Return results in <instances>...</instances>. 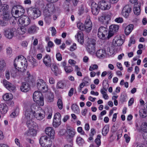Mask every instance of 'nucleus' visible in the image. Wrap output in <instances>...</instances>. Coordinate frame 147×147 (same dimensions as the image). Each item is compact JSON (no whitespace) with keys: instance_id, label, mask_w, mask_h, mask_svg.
<instances>
[{"instance_id":"obj_1","label":"nucleus","mask_w":147,"mask_h":147,"mask_svg":"<svg viewBox=\"0 0 147 147\" xmlns=\"http://www.w3.org/2000/svg\"><path fill=\"white\" fill-rule=\"evenodd\" d=\"M27 65V61L23 56H18L14 60V67L21 72H24L26 69Z\"/></svg>"},{"instance_id":"obj_2","label":"nucleus","mask_w":147,"mask_h":147,"mask_svg":"<svg viewBox=\"0 0 147 147\" xmlns=\"http://www.w3.org/2000/svg\"><path fill=\"white\" fill-rule=\"evenodd\" d=\"M25 10L20 5L13 7L12 9L11 13L13 18H18L22 16L24 13Z\"/></svg>"},{"instance_id":"obj_3","label":"nucleus","mask_w":147,"mask_h":147,"mask_svg":"<svg viewBox=\"0 0 147 147\" xmlns=\"http://www.w3.org/2000/svg\"><path fill=\"white\" fill-rule=\"evenodd\" d=\"M33 99L39 105L42 106L44 102L42 94L38 91H36L33 94Z\"/></svg>"},{"instance_id":"obj_4","label":"nucleus","mask_w":147,"mask_h":147,"mask_svg":"<svg viewBox=\"0 0 147 147\" xmlns=\"http://www.w3.org/2000/svg\"><path fill=\"white\" fill-rule=\"evenodd\" d=\"M40 143L42 146L44 147H50L52 144L50 138L46 136H43L40 137Z\"/></svg>"},{"instance_id":"obj_5","label":"nucleus","mask_w":147,"mask_h":147,"mask_svg":"<svg viewBox=\"0 0 147 147\" xmlns=\"http://www.w3.org/2000/svg\"><path fill=\"white\" fill-rule=\"evenodd\" d=\"M37 82V87L39 90L43 92H45L48 91V86L44 80L39 79L38 80Z\"/></svg>"},{"instance_id":"obj_6","label":"nucleus","mask_w":147,"mask_h":147,"mask_svg":"<svg viewBox=\"0 0 147 147\" xmlns=\"http://www.w3.org/2000/svg\"><path fill=\"white\" fill-rule=\"evenodd\" d=\"M109 33L107 28L104 27H100L98 29L97 35L99 38L102 39H105Z\"/></svg>"},{"instance_id":"obj_7","label":"nucleus","mask_w":147,"mask_h":147,"mask_svg":"<svg viewBox=\"0 0 147 147\" xmlns=\"http://www.w3.org/2000/svg\"><path fill=\"white\" fill-rule=\"evenodd\" d=\"M16 29L15 28H8L4 30V34L7 38L10 39L15 36Z\"/></svg>"},{"instance_id":"obj_8","label":"nucleus","mask_w":147,"mask_h":147,"mask_svg":"<svg viewBox=\"0 0 147 147\" xmlns=\"http://www.w3.org/2000/svg\"><path fill=\"white\" fill-rule=\"evenodd\" d=\"M31 22V20L29 18L26 16H22L20 17L18 21V23L24 26H27Z\"/></svg>"},{"instance_id":"obj_9","label":"nucleus","mask_w":147,"mask_h":147,"mask_svg":"<svg viewBox=\"0 0 147 147\" xmlns=\"http://www.w3.org/2000/svg\"><path fill=\"white\" fill-rule=\"evenodd\" d=\"M124 40L123 36L117 35L113 39V44L115 46H121L123 43Z\"/></svg>"},{"instance_id":"obj_10","label":"nucleus","mask_w":147,"mask_h":147,"mask_svg":"<svg viewBox=\"0 0 147 147\" xmlns=\"http://www.w3.org/2000/svg\"><path fill=\"white\" fill-rule=\"evenodd\" d=\"M99 7L102 10L109 9L111 7V4L109 0H101L98 3Z\"/></svg>"},{"instance_id":"obj_11","label":"nucleus","mask_w":147,"mask_h":147,"mask_svg":"<svg viewBox=\"0 0 147 147\" xmlns=\"http://www.w3.org/2000/svg\"><path fill=\"white\" fill-rule=\"evenodd\" d=\"M61 115L59 113H57L55 114L53 123L54 127H57L60 125L61 122Z\"/></svg>"},{"instance_id":"obj_12","label":"nucleus","mask_w":147,"mask_h":147,"mask_svg":"<svg viewBox=\"0 0 147 147\" xmlns=\"http://www.w3.org/2000/svg\"><path fill=\"white\" fill-rule=\"evenodd\" d=\"M84 26L85 30L86 32H89L90 31L92 27V23L89 16H88L86 17Z\"/></svg>"},{"instance_id":"obj_13","label":"nucleus","mask_w":147,"mask_h":147,"mask_svg":"<svg viewBox=\"0 0 147 147\" xmlns=\"http://www.w3.org/2000/svg\"><path fill=\"white\" fill-rule=\"evenodd\" d=\"M28 11L31 13L34 18H37L40 16V11L38 8L34 7H32L28 8Z\"/></svg>"},{"instance_id":"obj_14","label":"nucleus","mask_w":147,"mask_h":147,"mask_svg":"<svg viewBox=\"0 0 147 147\" xmlns=\"http://www.w3.org/2000/svg\"><path fill=\"white\" fill-rule=\"evenodd\" d=\"M94 40H93L89 42L87 46V50L90 54H93L95 51V42Z\"/></svg>"},{"instance_id":"obj_15","label":"nucleus","mask_w":147,"mask_h":147,"mask_svg":"<svg viewBox=\"0 0 147 147\" xmlns=\"http://www.w3.org/2000/svg\"><path fill=\"white\" fill-rule=\"evenodd\" d=\"M110 14L104 13L98 18L99 21L102 23L106 24L111 19Z\"/></svg>"},{"instance_id":"obj_16","label":"nucleus","mask_w":147,"mask_h":147,"mask_svg":"<svg viewBox=\"0 0 147 147\" xmlns=\"http://www.w3.org/2000/svg\"><path fill=\"white\" fill-rule=\"evenodd\" d=\"M131 8L130 6L127 5L123 8L121 13L122 15L125 18H127L129 16V14L131 13Z\"/></svg>"},{"instance_id":"obj_17","label":"nucleus","mask_w":147,"mask_h":147,"mask_svg":"<svg viewBox=\"0 0 147 147\" xmlns=\"http://www.w3.org/2000/svg\"><path fill=\"white\" fill-rule=\"evenodd\" d=\"M3 83L5 86L10 92L14 91L15 90V86L6 80H3Z\"/></svg>"},{"instance_id":"obj_18","label":"nucleus","mask_w":147,"mask_h":147,"mask_svg":"<svg viewBox=\"0 0 147 147\" xmlns=\"http://www.w3.org/2000/svg\"><path fill=\"white\" fill-rule=\"evenodd\" d=\"M99 7L95 2L92 3L91 5L92 12L93 14L95 15H97L99 12Z\"/></svg>"},{"instance_id":"obj_19","label":"nucleus","mask_w":147,"mask_h":147,"mask_svg":"<svg viewBox=\"0 0 147 147\" xmlns=\"http://www.w3.org/2000/svg\"><path fill=\"white\" fill-rule=\"evenodd\" d=\"M45 131L46 134L50 137L51 138H53L55 134V131L53 127H47L46 128Z\"/></svg>"},{"instance_id":"obj_20","label":"nucleus","mask_w":147,"mask_h":147,"mask_svg":"<svg viewBox=\"0 0 147 147\" xmlns=\"http://www.w3.org/2000/svg\"><path fill=\"white\" fill-rule=\"evenodd\" d=\"M76 38H77L78 42L81 44L82 45L84 43V34L81 31L78 32L77 35L75 36Z\"/></svg>"},{"instance_id":"obj_21","label":"nucleus","mask_w":147,"mask_h":147,"mask_svg":"<svg viewBox=\"0 0 147 147\" xmlns=\"http://www.w3.org/2000/svg\"><path fill=\"white\" fill-rule=\"evenodd\" d=\"M140 3H135L133 11L134 13L136 15H138L140 13Z\"/></svg>"},{"instance_id":"obj_22","label":"nucleus","mask_w":147,"mask_h":147,"mask_svg":"<svg viewBox=\"0 0 147 147\" xmlns=\"http://www.w3.org/2000/svg\"><path fill=\"white\" fill-rule=\"evenodd\" d=\"M21 90L24 92H27L30 89V87L29 84L25 82H22L21 87Z\"/></svg>"},{"instance_id":"obj_23","label":"nucleus","mask_w":147,"mask_h":147,"mask_svg":"<svg viewBox=\"0 0 147 147\" xmlns=\"http://www.w3.org/2000/svg\"><path fill=\"white\" fill-rule=\"evenodd\" d=\"M38 30V28L34 25L31 26L28 28V32L29 34H33L36 33Z\"/></svg>"},{"instance_id":"obj_24","label":"nucleus","mask_w":147,"mask_h":147,"mask_svg":"<svg viewBox=\"0 0 147 147\" xmlns=\"http://www.w3.org/2000/svg\"><path fill=\"white\" fill-rule=\"evenodd\" d=\"M66 132L68 135L69 137H70L69 139H71V138H73L75 134L74 130L69 126L67 127ZM69 140H70V139Z\"/></svg>"},{"instance_id":"obj_25","label":"nucleus","mask_w":147,"mask_h":147,"mask_svg":"<svg viewBox=\"0 0 147 147\" xmlns=\"http://www.w3.org/2000/svg\"><path fill=\"white\" fill-rule=\"evenodd\" d=\"M8 110V107L5 103H2L0 105V111L3 114L6 113Z\"/></svg>"},{"instance_id":"obj_26","label":"nucleus","mask_w":147,"mask_h":147,"mask_svg":"<svg viewBox=\"0 0 147 147\" xmlns=\"http://www.w3.org/2000/svg\"><path fill=\"white\" fill-rule=\"evenodd\" d=\"M43 61L47 66H50L51 64V59L50 56H45L43 59Z\"/></svg>"},{"instance_id":"obj_27","label":"nucleus","mask_w":147,"mask_h":147,"mask_svg":"<svg viewBox=\"0 0 147 147\" xmlns=\"http://www.w3.org/2000/svg\"><path fill=\"white\" fill-rule=\"evenodd\" d=\"M26 124L29 128L36 127V123L33 121L31 119L27 120L26 122Z\"/></svg>"},{"instance_id":"obj_28","label":"nucleus","mask_w":147,"mask_h":147,"mask_svg":"<svg viewBox=\"0 0 147 147\" xmlns=\"http://www.w3.org/2000/svg\"><path fill=\"white\" fill-rule=\"evenodd\" d=\"M134 25L133 24H129L127 26L125 30V33L126 35H128L131 32L133 29Z\"/></svg>"},{"instance_id":"obj_29","label":"nucleus","mask_w":147,"mask_h":147,"mask_svg":"<svg viewBox=\"0 0 147 147\" xmlns=\"http://www.w3.org/2000/svg\"><path fill=\"white\" fill-rule=\"evenodd\" d=\"M119 26L117 25H112L109 27L110 31L113 33L117 32L119 30Z\"/></svg>"},{"instance_id":"obj_30","label":"nucleus","mask_w":147,"mask_h":147,"mask_svg":"<svg viewBox=\"0 0 147 147\" xmlns=\"http://www.w3.org/2000/svg\"><path fill=\"white\" fill-rule=\"evenodd\" d=\"M34 116L38 120H42L45 117V115L41 113H36V111H34L33 113Z\"/></svg>"},{"instance_id":"obj_31","label":"nucleus","mask_w":147,"mask_h":147,"mask_svg":"<svg viewBox=\"0 0 147 147\" xmlns=\"http://www.w3.org/2000/svg\"><path fill=\"white\" fill-rule=\"evenodd\" d=\"M26 28L23 26L19 27L17 30L18 34L20 35L24 34L26 33Z\"/></svg>"},{"instance_id":"obj_32","label":"nucleus","mask_w":147,"mask_h":147,"mask_svg":"<svg viewBox=\"0 0 147 147\" xmlns=\"http://www.w3.org/2000/svg\"><path fill=\"white\" fill-rule=\"evenodd\" d=\"M9 8V6L7 4H4L0 6V12L4 14L6 12Z\"/></svg>"},{"instance_id":"obj_33","label":"nucleus","mask_w":147,"mask_h":147,"mask_svg":"<svg viewBox=\"0 0 147 147\" xmlns=\"http://www.w3.org/2000/svg\"><path fill=\"white\" fill-rule=\"evenodd\" d=\"M13 96L11 93H7L3 96V100L5 101H8L12 99Z\"/></svg>"},{"instance_id":"obj_34","label":"nucleus","mask_w":147,"mask_h":147,"mask_svg":"<svg viewBox=\"0 0 147 147\" xmlns=\"http://www.w3.org/2000/svg\"><path fill=\"white\" fill-rule=\"evenodd\" d=\"M28 59L29 61L31 63L33 67L36 66L38 65L36 60L32 56H29Z\"/></svg>"},{"instance_id":"obj_35","label":"nucleus","mask_w":147,"mask_h":147,"mask_svg":"<svg viewBox=\"0 0 147 147\" xmlns=\"http://www.w3.org/2000/svg\"><path fill=\"white\" fill-rule=\"evenodd\" d=\"M71 108L75 113L79 114L80 113L79 107L76 104H73L71 106Z\"/></svg>"},{"instance_id":"obj_36","label":"nucleus","mask_w":147,"mask_h":147,"mask_svg":"<svg viewBox=\"0 0 147 147\" xmlns=\"http://www.w3.org/2000/svg\"><path fill=\"white\" fill-rule=\"evenodd\" d=\"M6 65L4 60L3 59H0V72H2L5 69Z\"/></svg>"},{"instance_id":"obj_37","label":"nucleus","mask_w":147,"mask_h":147,"mask_svg":"<svg viewBox=\"0 0 147 147\" xmlns=\"http://www.w3.org/2000/svg\"><path fill=\"white\" fill-rule=\"evenodd\" d=\"M51 68L52 71L54 72L55 75L57 76L59 74L58 69L55 64H52Z\"/></svg>"},{"instance_id":"obj_38","label":"nucleus","mask_w":147,"mask_h":147,"mask_svg":"<svg viewBox=\"0 0 147 147\" xmlns=\"http://www.w3.org/2000/svg\"><path fill=\"white\" fill-rule=\"evenodd\" d=\"M96 55H105L107 54L105 51V49H100L98 50L96 53Z\"/></svg>"},{"instance_id":"obj_39","label":"nucleus","mask_w":147,"mask_h":147,"mask_svg":"<svg viewBox=\"0 0 147 147\" xmlns=\"http://www.w3.org/2000/svg\"><path fill=\"white\" fill-rule=\"evenodd\" d=\"M5 13L4 14L3 18V21L6 22L7 25L8 23V21L10 18V16L8 13Z\"/></svg>"},{"instance_id":"obj_40","label":"nucleus","mask_w":147,"mask_h":147,"mask_svg":"<svg viewBox=\"0 0 147 147\" xmlns=\"http://www.w3.org/2000/svg\"><path fill=\"white\" fill-rule=\"evenodd\" d=\"M19 71H18V69H16L15 67L14 68H13L11 70V73L12 76L13 78L16 77L17 75V73Z\"/></svg>"},{"instance_id":"obj_41","label":"nucleus","mask_w":147,"mask_h":147,"mask_svg":"<svg viewBox=\"0 0 147 147\" xmlns=\"http://www.w3.org/2000/svg\"><path fill=\"white\" fill-rule=\"evenodd\" d=\"M146 110L144 109H141L140 110V115L142 118H145L147 116V112Z\"/></svg>"},{"instance_id":"obj_42","label":"nucleus","mask_w":147,"mask_h":147,"mask_svg":"<svg viewBox=\"0 0 147 147\" xmlns=\"http://www.w3.org/2000/svg\"><path fill=\"white\" fill-rule=\"evenodd\" d=\"M109 130V128L107 126H105L102 130V135L105 136L108 133V132Z\"/></svg>"},{"instance_id":"obj_43","label":"nucleus","mask_w":147,"mask_h":147,"mask_svg":"<svg viewBox=\"0 0 147 147\" xmlns=\"http://www.w3.org/2000/svg\"><path fill=\"white\" fill-rule=\"evenodd\" d=\"M65 86L64 83L61 81H60L57 83V89H63Z\"/></svg>"},{"instance_id":"obj_44","label":"nucleus","mask_w":147,"mask_h":147,"mask_svg":"<svg viewBox=\"0 0 147 147\" xmlns=\"http://www.w3.org/2000/svg\"><path fill=\"white\" fill-rule=\"evenodd\" d=\"M141 129L144 132L147 133V123L144 122L142 123Z\"/></svg>"},{"instance_id":"obj_45","label":"nucleus","mask_w":147,"mask_h":147,"mask_svg":"<svg viewBox=\"0 0 147 147\" xmlns=\"http://www.w3.org/2000/svg\"><path fill=\"white\" fill-rule=\"evenodd\" d=\"M57 106L58 108L60 110L62 109L63 107V104L62 100L59 98L58 100L57 103Z\"/></svg>"},{"instance_id":"obj_46","label":"nucleus","mask_w":147,"mask_h":147,"mask_svg":"<svg viewBox=\"0 0 147 147\" xmlns=\"http://www.w3.org/2000/svg\"><path fill=\"white\" fill-rule=\"evenodd\" d=\"M35 127L29 128V133L30 135L32 136H34L36 135L37 132Z\"/></svg>"},{"instance_id":"obj_47","label":"nucleus","mask_w":147,"mask_h":147,"mask_svg":"<svg viewBox=\"0 0 147 147\" xmlns=\"http://www.w3.org/2000/svg\"><path fill=\"white\" fill-rule=\"evenodd\" d=\"M49 8L47 6L45 7V9L44 10V14L45 16H49L50 14V12L49 11Z\"/></svg>"},{"instance_id":"obj_48","label":"nucleus","mask_w":147,"mask_h":147,"mask_svg":"<svg viewBox=\"0 0 147 147\" xmlns=\"http://www.w3.org/2000/svg\"><path fill=\"white\" fill-rule=\"evenodd\" d=\"M64 68L65 72L67 73H70L73 71L72 67L70 66H66Z\"/></svg>"},{"instance_id":"obj_49","label":"nucleus","mask_w":147,"mask_h":147,"mask_svg":"<svg viewBox=\"0 0 147 147\" xmlns=\"http://www.w3.org/2000/svg\"><path fill=\"white\" fill-rule=\"evenodd\" d=\"M31 111L30 110H27L25 112V116L27 120L31 119L30 117V113H31Z\"/></svg>"},{"instance_id":"obj_50","label":"nucleus","mask_w":147,"mask_h":147,"mask_svg":"<svg viewBox=\"0 0 147 147\" xmlns=\"http://www.w3.org/2000/svg\"><path fill=\"white\" fill-rule=\"evenodd\" d=\"M76 142L79 145H81L84 143L83 139L80 137H78L76 139Z\"/></svg>"},{"instance_id":"obj_51","label":"nucleus","mask_w":147,"mask_h":147,"mask_svg":"<svg viewBox=\"0 0 147 147\" xmlns=\"http://www.w3.org/2000/svg\"><path fill=\"white\" fill-rule=\"evenodd\" d=\"M78 28L80 30H85L84 26L83 24L80 22H78L77 24Z\"/></svg>"},{"instance_id":"obj_52","label":"nucleus","mask_w":147,"mask_h":147,"mask_svg":"<svg viewBox=\"0 0 147 147\" xmlns=\"http://www.w3.org/2000/svg\"><path fill=\"white\" fill-rule=\"evenodd\" d=\"M100 135H98L97 136V138L95 139V142L98 146H99L101 144L100 140Z\"/></svg>"},{"instance_id":"obj_53","label":"nucleus","mask_w":147,"mask_h":147,"mask_svg":"<svg viewBox=\"0 0 147 147\" xmlns=\"http://www.w3.org/2000/svg\"><path fill=\"white\" fill-rule=\"evenodd\" d=\"M70 4L73 5L74 6H76L79 0H69Z\"/></svg>"},{"instance_id":"obj_54","label":"nucleus","mask_w":147,"mask_h":147,"mask_svg":"<svg viewBox=\"0 0 147 147\" xmlns=\"http://www.w3.org/2000/svg\"><path fill=\"white\" fill-rule=\"evenodd\" d=\"M68 142L71 143L70 145L66 144L65 145L64 147H73V141L72 139H70V140H67Z\"/></svg>"},{"instance_id":"obj_55","label":"nucleus","mask_w":147,"mask_h":147,"mask_svg":"<svg viewBox=\"0 0 147 147\" xmlns=\"http://www.w3.org/2000/svg\"><path fill=\"white\" fill-rule=\"evenodd\" d=\"M45 20L46 22L48 24H49L51 22V19L50 18L51 15L49 16H45Z\"/></svg>"},{"instance_id":"obj_56","label":"nucleus","mask_w":147,"mask_h":147,"mask_svg":"<svg viewBox=\"0 0 147 147\" xmlns=\"http://www.w3.org/2000/svg\"><path fill=\"white\" fill-rule=\"evenodd\" d=\"M135 42V40L133 36H131L130 39L129 43L128 44V46L130 47L131 46L132 44H134Z\"/></svg>"},{"instance_id":"obj_57","label":"nucleus","mask_w":147,"mask_h":147,"mask_svg":"<svg viewBox=\"0 0 147 147\" xmlns=\"http://www.w3.org/2000/svg\"><path fill=\"white\" fill-rule=\"evenodd\" d=\"M115 21L118 23H122L123 22V18L121 17H119L116 18L115 20Z\"/></svg>"},{"instance_id":"obj_58","label":"nucleus","mask_w":147,"mask_h":147,"mask_svg":"<svg viewBox=\"0 0 147 147\" xmlns=\"http://www.w3.org/2000/svg\"><path fill=\"white\" fill-rule=\"evenodd\" d=\"M70 4V2L69 0H65L63 3V6L65 8H68L69 5Z\"/></svg>"},{"instance_id":"obj_59","label":"nucleus","mask_w":147,"mask_h":147,"mask_svg":"<svg viewBox=\"0 0 147 147\" xmlns=\"http://www.w3.org/2000/svg\"><path fill=\"white\" fill-rule=\"evenodd\" d=\"M98 68V66L97 65L94 64L90 66L89 68V70L90 71H93L95 69H96Z\"/></svg>"},{"instance_id":"obj_60","label":"nucleus","mask_w":147,"mask_h":147,"mask_svg":"<svg viewBox=\"0 0 147 147\" xmlns=\"http://www.w3.org/2000/svg\"><path fill=\"white\" fill-rule=\"evenodd\" d=\"M36 107H38L36 104H33L31 106L30 108H31V111L33 113L34 111H35L34 110V109H36Z\"/></svg>"},{"instance_id":"obj_61","label":"nucleus","mask_w":147,"mask_h":147,"mask_svg":"<svg viewBox=\"0 0 147 147\" xmlns=\"http://www.w3.org/2000/svg\"><path fill=\"white\" fill-rule=\"evenodd\" d=\"M53 96L52 94H50L48 96V101L50 102H52L53 101Z\"/></svg>"},{"instance_id":"obj_62","label":"nucleus","mask_w":147,"mask_h":147,"mask_svg":"<svg viewBox=\"0 0 147 147\" xmlns=\"http://www.w3.org/2000/svg\"><path fill=\"white\" fill-rule=\"evenodd\" d=\"M77 48L76 44L74 43L73 44V45L71 46L70 47V50L71 51H73L76 49Z\"/></svg>"},{"instance_id":"obj_63","label":"nucleus","mask_w":147,"mask_h":147,"mask_svg":"<svg viewBox=\"0 0 147 147\" xmlns=\"http://www.w3.org/2000/svg\"><path fill=\"white\" fill-rule=\"evenodd\" d=\"M7 53V55H10L12 53V50L10 47H8L6 49Z\"/></svg>"},{"instance_id":"obj_64","label":"nucleus","mask_w":147,"mask_h":147,"mask_svg":"<svg viewBox=\"0 0 147 147\" xmlns=\"http://www.w3.org/2000/svg\"><path fill=\"white\" fill-rule=\"evenodd\" d=\"M78 132L80 133L82 135H84V132L82 131V129L81 127H79L78 128Z\"/></svg>"}]
</instances>
